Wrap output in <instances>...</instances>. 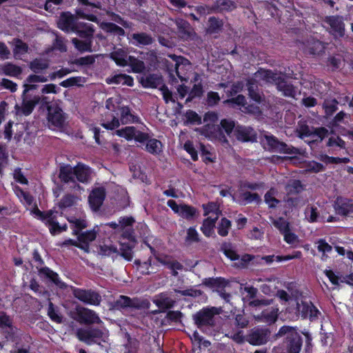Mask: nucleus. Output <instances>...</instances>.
I'll return each mask as SVG.
<instances>
[{"label":"nucleus","instance_id":"nucleus-16","mask_svg":"<svg viewBox=\"0 0 353 353\" xmlns=\"http://www.w3.org/2000/svg\"><path fill=\"white\" fill-rule=\"evenodd\" d=\"M324 274L334 285H339L340 283H343L353 286V272L349 274L343 275L340 272L335 273L332 270H325Z\"/></svg>","mask_w":353,"mask_h":353},{"label":"nucleus","instance_id":"nucleus-23","mask_svg":"<svg viewBox=\"0 0 353 353\" xmlns=\"http://www.w3.org/2000/svg\"><path fill=\"white\" fill-rule=\"evenodd\" d=\"M236 8L232 0H216L210 7V12L222 13L231 12Z\"/></svg>","mask_w":353,"mask_h":353},{"label":"nucleus","instance_id":"nucleus-63","mask_svg":"<svg viewBox=\"0 0 353 353\" xmlns=\"http://www.w3.org/2000/svg\"><path fill=\"white\" fill-rule=\"evenodd\" d=\"M13 43H14L15 46L13 50V52L15 55L17 54H23L28 51V45L26 43L23 42L21 39H14L13 40Z\"/></svg>","mask_w":353,"mask_h":353},{"label":"nucleus","instance_id":"nucleus-31","mask_svg":"<svg viewBox=\"0 0 353 353\" xmlns=\"http://www.w3.org/2000/svg\"><path fill=\"white\" fill-rule=\"evenodd\" d=\"M223 27V20L216 17H210L208 19L207 32L210 34H217L221 32Z\"/></svg>","mask_w":353,"mask_h":353},{"label":"nucleus","instance_id":"nucleus-5","mask_svg":"<svg viewBox=\"0 0 353 353\" xmlns=\"http://www.w3.org/2000/svg\"><path fill=\"white\" fill-rule=\"evenodd\" d=\"M76 336L79 341L88 345L92 343H100V341H105V333L101 329L92 325L80 327L76 331Z\"/></svg>","mask_w":353,"mask_h":353},{"label":"nucleus","instance_id":"nucleus-38","mask_svg":"<svg viewBox=\"0 0 353 353\" xmlns=\"http://www.w3.org/2000/svg\"><path fill=\"white\" fill-rule=\"evenodd\" d=\"M101 28L106 32L114 35L122 36L125 34V31L122 28L111 22H103L101 24Z\"/></svg>","mask_w":353,"mask_h":353},{"label":"nucleus","instance_id":"nucleus-26","mask_svg":"<svg viewBox=\"0 0 353 353\" xmlns=\"http://www.w3.org/2000/svg\"><path fill=\"white\" fill-rule=\"evenodd\" d=\"M59 177L64 183L75 182L74 168L70 165H65L60 167Z\"/></svg>","mask_w":353,"mask_h":353},{"label":"nucleus","instance_id":"nucleus-56","mask_svg":"<svg viewBox=\"0 0 353 353\" xmlns=\"http://www.w3.org/2000/svg\"><path fill=\"white\" fill-rule=\"evenodd\" d=\"M342 61L343 58L341 55L336 54L330 56L327 59V65L330 67L333 71H334L340 68Z\"/></svg>","mask_w":353,"mask_h":353},{"label":"nucleus","instance_id":"nucleus-9","mask_svg":"<svg viewBox=\"0 0 353 353\" xmlns=\"http://www.w3.org/2000/svg\"><path fill=\"white\" fill-rule=\"evenodd\" d=\"M271 332L267 327H254L246 334V342L252 345H265L268 341Z\"/></svg>","mask_w":353,"mask_h":353},{"label":"nucleus","instance_id":"nucleus-55","mask_svg":"<svg viewBox=\"0 0 353 353\" xmlns=\"http://www.w3.org/2000/svg\"><path fill=\"white\" fill-rule=\"evenodd\" d=\"M185 117L188 123L200 125L202 123L201 117L194 110H187Z\"/></svg>","mask_w":353,"mask_h":353},{"label":"nucleus","instance_id":"nucleus-36","mask_svg":"<svg viewBox=\"0 0 353 353\" xmlns=\"http://www.w3.org/2000/svg\"><path fill=\"white\" fill-rule=\"evenodd\" d=\"M239 198L241 200V203L243 205H246L248 203H251L252 202H255L257 204H259L261 202V199L258 193L256 192H244L240 194Z\"/></svg>","mask_w":353,"mask_h":353},{"label":"nucleus","instance_id":"nucleus-39","mask_svg":"<svg viewBox=\"0 0 353 353\" xmlns=\"http://www.w3.org/2000/svg\"><path fill=\"white\" fill-rule=\"evenodd\" d=\"M48 67L49 63L48 61L42 59H35L29 63V68L36 74L46 70Z\"/></svg>","mask_w":353,"mask_h":353},{"label":"nucleus","instance_id":"nucleus-35","mask_svg":"<svg viewBox=\"0 0 353 353\" xmlns=\"http://www.w3.org/2000/svg\"><path fill=\"white\" fill-rule=\"evenodd\" d=\"M131 37L136 43L134 45L137 46H148L153 42L152 37L145 32L134 33Z\"/></svg>","mask_w":353,"mask_h":353},{"label":"nucleus","instance_id":"nucleus-33","mask_svg":"<svg viewBox=\"0 0 353 353\" xmlns=\"http://www.w3.org/2000/svg\"><path fill=\"white\" fill-rule=\"evenodd\" d=\"M217 217L212 219L208 217L203 221L202 225L201 226V231L206 237H210L214 233V227Z\"/></svg>","mask_w":353,"mask_h":353},{"label":"nucleus","instance_id":"nucleus-49","mask_svg":"<svg viewBox=\"0 0 353 353\" xmlns=\"http://www.w3.org/2000/svg\"><path fill=\"white\" fill-rule=\"evenodd\" d=\"M326 145L329 148L336 147L340 149H345L346 143L339 136H332L328 139Z\"/></svg>","mask_w":353,"mask_h":353},{"label":"nucleus","instance_id":"nucleus-53","mask_svg":"<svg viewBox=\"0 0 353 353\" xmlns=\"http://www.w3.org/2000/svg\"><path fill=\"white\" fill-rule=\"evenodd\" d=\"M136 117L131 114L130 110L128 106L122 107L121 109V121L122 124H126L128 122L135 121Z\"/></svg>","mask_w":353,"mask_h":353},{"label":"nucleus","instance_id":"nucleus-50","mask_svg":"<svg viewBox=\"0 0 353 353\" xmlns=\"http://www.w3.org/2000/svg\"><path fill=\"white\" fill-rule=\"evenodd\" d=\"M48 315L52 321L56 323H60L62 322V316L59 310L54 307L52 302H50L48 304Z\"/></svg>","mask_w":353,"mask_h":353},{"label":"nucleus","instance_id":"nucleus-27","mask_svg":"<svg viewBox=\"0 0 353 353\" xmlns=\"http://www.w3.org/2000/svg\"><path fill=\"white\" fill-rule=\"evenodd\" d=\"M220 251L231 261H236L239 259V255L235 250L234 245L229 241H224L221 243Z\"/></svg>","mask_w":353,"mask_h":353},{"label":"nucleus","instance_id":"nucleus-20","mask_svg":"<svg viewBox=\"0 0 353 353\" xmlns=\"http://www.w3.org/2000/svg\"><path fill=\"white\" fill-rule=\"evenodd\" d=\"M77 23L72 14L65 12L62 13L57 23L58 27L66 32H74Z\"/></svg>","mask_w":353,"mask_h":353},{"label":"nucleus","instance_id":"nucleus-47","mask_svg":"<svg viewBox=\"0 0 353 353\" xmlns=\"http://www.w3.org/2000/svg\"><path fill=\"white\" fill-rule=\"evenodd\" d=\"M274 226L279 231L281 234H284L290 229V223L283 217H279L272 221Z\"/></svg>","mask_w":353,"mask_h":353},{"label":"nucleus","instance_id":"nucleus-24","mask_svg":"<svg viewBox=\"0 0 353 353\" xmlns=\"http://www.w3.org/2000/svg\"><path fill=\"white\" fill-rule=\"evenodd\" d=\"M246 85L249 97L256 103H261L262 97L256 81L254 79H250L248 80Z\"/></svg>","mask_w":353,"mask_h":353},{"label":"nucleus","instance_id":"nucleus-15","mask_svg":"<svg viewBox=\"0 0 353 353\" xmlns=\"http://www.w3.org/2000/svg\"><path fill=\"white\" fill-rule=\"evenodd\" d=\"M234 136L241 142H255L257 139V134L253 128L238 125L234 129Z\"/></svg>","mask_w":353,"mask_h":353},{"label":"nucleus","instance_id":"nucleus-52","mask_svg":"<svg viewBox=\"0 0 353 353\" xmlns=\"http://www.w3.org/2000/svg\"><path fill=\"white\" fill-rule=\"evenodd\" d=\"M137 130L134 127H125L116 131V134L119 137H125L127 139H132L135 137Z\"/></svg>","mask_w":353,"mask_h":353},{"label":"nucleus","instance_id":"nucleus-28","mask_svg":"<svg viewBox=\"0 0 353 353\" xmlns=\"http://www.w3.org/2000/svg\"><path fill=\"white\" fill-rule=\"evenodd\" d=\"M175 301L167 294L161 293L156 298V306L162 311L174 307Z\"/></svg>","mask_w":353,"mask_h":353},{"label":"nucleus","instance_id":"nucleus-37","mask_svg":"<svg viewBox=\"0 0 353 353\" xmlns=\"http://www.w3.org/2000/svg\"><path fill=\"white\" fill-rule=\"evenodd\" d=\"M197 214V210L188 204H181L179 216L187 220L193 219Z\"/></svg>","mask_w":353,"mask_h":353},{"label":"nucleus","instance_id":"nucleus-57","mask_svg":"<svg viewBox=\"0 0 353 353\" xmlns=\"http://www.w3.org/2000/svg\"><path fill=\"white\" fill-rule=\"evenodd\" d=\"M182 317V313L180 311L170 310L167 312L165 318L163 321L168 323H178L181 321Z\"/></svg>","mask_w":353,"mask_h":353},{"label":"nucleus","instance_id":"nucleus-46","mask_svg":"<svg viewBox=\"0 0 353 353\" xmlns=\"http://www.w3.org/2000/svg\"><path fill=\"white\" fill-rule=\"evenodd\" d=\"M338 101L333 99L331 100H325L323 103V108L325 113L327 117L332 116L338 109Z\"/></svg>","mask_w":353,"mask_h":353},{"label":"nucleus","instance_id":"nucleus-60","mask_svg":"<svg viewBox=\"0 0 353 353\" xmlns=\"http://www.w3.org/2000/svg\"><path fill=\"white\" fill-rule=\"evenodd\" d=\"M224 103L228 105H236L238 106L245 107L247 104L246 99L243 94H239L236 97H232L224 101Z\"/></svg>","mask_w":353,"mask_h":353},{"label":"nucleus","instance_id":"nucleus-61","mask_svg":"<svg viewBox=\"0 0 353 353\" xmlns=\"http://www.w3.org/2000/svg\"><path fill=\"white\" fill-rule=\"evenodd\" d=\"M288 190L289 194H299L303 190V185L300 180H293L288 185Z\"/></svg>","mask_w":353,"mask_h":353},{"label":"nucleus","instance_id":"nucleus-13","mask_svg":"<svg viewBox=\"0 0 353 353\" xmlns=\"http://www.w3.org/2000/svg\"><path fill=\"white\" fill-rule=\"evenodd\" d=\"M324 22L330 27V32L334 38H342L345 35V23L343 18L339 15L327 16Z\"/></svg>","mask_w":353,"mask_h":353},{"label":"nucleus","instance_id":"nucleus-8","mask_svg":"<svg viewBox=\"0 0 353 353\" xmlns=\"http://www.w3.org/2000/svg\"><path fill=\"white\" fill-rule=\"evenodd\" d=\"M123 231V240L126 241L121 242L120 255L128 261H131L133 258L132 249L134 248L137 241L134 236V231L131 228L121 230Z\"/></svg>","mask_w":353,"mask_h":353},{"label":"nucleus","instance_id":"nucleus-18","mask_svg":"<svg viewBox=\"0 0 353 353\" xmlns=\"http://www.w3.org/2000/svg\"><path fill=\"white\" fill-rule=\"evenodd\" d=\"M105 197V190L103 188H94L89 195L88 201L91 209L97 212L102 205Z\"/></svg>","mask_w":353,"mask_h":353},{"label":"nucleus","instance_id":"nucleus-62","mask_svg":"<svg viewBox=\"0 0 353 353\" xmlns=\"http://www.w3.org/2000/svg\"><path fill=\"white\" fill-rule=\"evenodd\" d=\"M4 72L7 75L17 77L22 72V69L12 63H8L4 66Z\"/></svg>","mask_w":353,"mask_h":353},{"label":"nucleus","instance_id":"nucleus-25","mask_svg":"<svg viewBox=\"0 0 353 353\" xmlns=\"http://www.w3.org/2000/svg\"><path fill=\"white\" fill-rule=\"evenodd\" d=\"M278 308H268L261 312V314L258 316V319L263 323L268 324L274 323L278 319Z\"/></svg>","mask_w":353,"mask_h":353},{"label":"nucleus","instance_id":"nucleus-12","mask_svg":"<svg viewBox=\"0 0 353 353\" xmlns=\"http://www.w3.org/2000/svg\"><path fill=\"white\" fill-rule=\"evenodd\" d=\"M33 259L34 261L37 263L38 265L37 266V268L38 269V272L40 275H43L49 279L60 288H66V285L59 280V276L56 272H53L47 267L39 268V266H41L43 264V261L37 250L34 251Z\"/></svg>","mask_w":353,"mask_h":353},{"label":"nucleus","instance_id":"nucleus-14","mask_svg":"<svg viewBox=\"0 0 353 353\" xmlns=\"http://www.w3.org/2000/svg\"><path fill=\"white\" fill-rule=\"evenodd\" d=\"M333 208L338 215L352 216L353 214V199L339 196L334 202Z\"/></svg>","mask_w":353,"mask_h":353},{"label":"nucleus","instance_id":"nucleus-17","mask_svg":"<svg viewBox=\"0 0 353 353\" xmlns=\"http://www.w3.org/2000/svg\"><path fill=\"white\" fill-rule=\"evenodd\" d=\"M48 119L53 125L62 127L65 121L63 111L57 103H52L48 107Z\"/></svg>","mask_w":353,"mask_h":353},{"label":"nucleus","instance_id":"nucleus-43","mask_svg":"<svg viewBox=\"0 0 353 353\" xmlns=\"http://www.w3.org/2000/svg\"><path fill=\"white\" fill-rule=\"evenodd\" d=\"M305 214L308 222L316 223L319 221L320 214L316 207L314 205L307 206Z\"/></svg>","mask_w":353,"mask_h":353},{"label":"nucleus","instance_id":"nucleus-54","mask_svg":"<svg viewBox=\"0 0 353 353\" xmlns=\"http://www.w3.org/2000/svg\"><path fill=\"white\" fill-rule=\"evenodd\" d=\"M128 62L132 70L135 72H141L145 69L144 63L132 56L128 57Z\"/></svg>","mask_w":353,"mask_h":353},{"label":"nucleus","instance_id":"nucleus-2","mask_svg":"<svg viewBox=\"0 0 353 353\" xmlns=\"http://www.w3.org/2000/svg\"><path fill=\"white\" fill-rule=\"evenodd\" d=\"M74 32H75L83 40L73 38L72 43L74 48L80 52H92V40L94 38V29L92 24L79 22L74 28Z\"/></svg>","mask_w":353,"mask_h":353},{"label":"nucleus","instance_id":"nucleus-21","mask_svg":"<svg viewBox=\"0 0 353 353\" xmlns=\"http://www.w3.org/2000/svg\"><path fill=\"white\" fill-rule=\"evenodd\" d=\"M202 285L216 292L220 288H226L229 285V281L221 276L208 277L202 280Z\"/></svg>","mask_w":353,"mask_h":353},{"label":"nucleus","instance_id":"nucleus-19","mask_svg":"<svg viewBox=\"0 0 353 353\" xmlns=\"http://www.w3.org/2000/svg\"><path fill=\"white\" fill-rule=\"evenodd\" d=\"M174 23L177 28V35L183 41H190L192 37V28L186 20L181 18H176Z\"/></svg>","mask_w":353,"mask_h":353},{"label":"nucleus","instance_id":"nucleus-6","mask_svg":"<svg viewBox=\"0 0 353 353\" xmlns=\"http://www.w3.org/2000/svg\"><path fill=\"white\" fill-rule=\"evenodd\" d=\"M70 316L81 324L88 325V326L102 323V321L94 311L81 306H77L71 310Z\"/></svg>","mask_w":353,"mask_h":353},{"label":"nucleus","instance_id":"nucleus-11","mask_svg":"<svg viewBox=\"0 0 353 353\" xmlns=\"http://www.w3.org/2000/svg\"><path fill=\"white\" fill-rule=\"evenodd\" d=\"M72 293L75 298L85 304L99 305L101 301V296L99 293L91 289L74 288Z\"/></svg>","mask_w":353,"mask_h":353},{"label":"nucleus","instance_id":"nucleus-10","mask_svg":"<svg viewBox=\"0 0 353 353\" xmlns=\"http://www.w3.org/2000/svg\"><path fill=\"white\" fill-rule=\"evenodd\" d=\"M150 306V302L147 299L139 298L130 299L126 296H120L114 302V307L117 310L131 307L134 309H145Z\"/></svg>","mask_w":353,"mask_h":353},{"label":"nucleus","instance_id":"nucleus-58","mask_svg":"<svg viewBox=\"0 0 353 353\" xmlns=\"http://www.w3.org/2000/svg\"><path fill=\"white\" fill-rule=\"evenodd\" d=\"M221 128L223 129L228 135L234 132L236 128L235 123L234 121L223 119L220 122Z\"/></svg>","mask_w":353,"mask_h":353},{"label":"nucleus","instance_id":"nucleus-45","mask_svg":"<svg viewBox=\"0 0 353 353\" xmlns=\"http://www.w3.org/2000/svg\"><path fill=\"white\" fill-rule=\"evenodd\" d=\"M232 226L231 221L225 217H223L217 227V232L221 236H226Z\"/></svg>","mask_w":353,"mask_h":353},{"label":"nucleus","instance_id":"nucleus-32","mask_svg":"<svg viewBox=\"0 0 353 353\" xmlns=\"http://www.w3.org/2000/svg\"><path fill=\"white\" fill-rule=\"evenodd\" d=\"M74 172L75 177L79 181L85 183L88 181L90 170L88 166L82 163H78L77 166L74 167Z\"/></svg>","mask_w":353,"mask_h":353},{"label":"nucleus","instance_id":"nucleus-22","mask_svg":"<svg viewBox=\"0 0 353 353\" xmlns=\"http://www.w3.org/2000/svg\"><path fill=\"white\" fill-rule=\"evenodd\" d=\"M37 104H39V95H34L32 97L31 95L22 94V105L21 110L24 115L28 116L30 114Z\"/></svg>","mask_w":353,"mask_h":353},{"label":"nucleus","instance_id":"nucleus-7","mask_svg":"<svg viewBox=\"0 0 353 353\" xmlns=\"http://www.w3.org/2000/svg\"><path fill=\"white\" fill-rule=\"evenodd\" d=\"M265 139L268 146V150L272 152H278L286 154H299L300 150L291 145L281 141L275 136L265 135Z\"/></svg>","mask_w":353,"mask_h":353},{"label":"nucleus","instance_id":"nucleus-48","mask_svg":"<svg viewBox=\"0 0 353 353\" xmlns=\"http://www.w3.org/2000/svg\"><path fill=\"white\" fill-rule=\"evenodd\" d=\"M98 57L99 54L88 55L83 57H80L79 59H74L72 61V63L81 66L90 65L95 62V59Z\"/></svg>","mask_w":353,"mask_h":353},{"label":"nucleus","instance_id":"nucleus-4","mask_svg":"<svg viewBox=\"0 0 353 353\" xmlns=\"http://www.w3.org/2000/svg\"><path fill=\"white\" fill-rule=\"evenodd\" d=\"M219 314V310L215 307H203L193 315L194 323L197 328L204 332L205 327L214 326V316Z\"/></svg>","mask_w":353,"mask_h":353},{"label":"nucleus","instance_id":"nucleus-42","mask_svg":"<svg viewBox=\"0 0 353 353\" xmlns=\"http://www.w3.org/2000/svg\"><path fill=\"white\" fill-rule=\"evenodd\" d=\"M0 327L8 328L9 332L14 334L17 331V327L12 325V322L9 316L6 315L4 312L0 313Z\"/></svg>","mask_w":353,"mask_h":353},{"label":"nucleus","instance_id":"nucleus-59","mask_svg":"<svg viewBox=\"0 0 353 353\" xmlns=\"http://www.w3.org/2000/svg\"><path fill=\"white\" fill-rule=\"evenodd\" d=\"M312 305L313 303L311 301H301L300 305L298 304V309L302 319H307L308 317Z\"/></svg>","mask_w":353,"mask_h":353},{"label":"nucleus","instance_id":"nucleus-44","mask_svg":"<svg viewBox=\"0 0 353 353\" xmlns=\"http://www.w3.org/2000/svg\"><path fill=\"white\" fill-rule=\"evenodd\" d=\"M278 88L280 91L283 92L284 96L294 97L296 90L294 85L291 83H288L285 81H282L278 84Z\"/></svg>","mask_w":353,"mask_h":353},{"label":"nucleus","instance_id":"nucleus-34","mask_svg":"<svg viewBox=\"0 0 353 353\" xmlns=\"http://www.w3.org/2000/svg\"><path fill=\"white\" fill-rule=\"evenodd\" d=\"M128 57L122 49H118L110 53V57L120 66H125L128 63Z\"/></svg>","mask_w":353,"mask_h":353},{"label":"nucleus","instance_id":"nucleus-3","mask_svg":"<svg viewBox=\"0 0 353 353\" xmlns=\"http://www.w3.org/2000/svg\"><path fill=\"white\" fill-rule=\"evenodd\" d=\"M285 336L284 343L285 344L288 353H299L303 340L301 336L297 332L296 327L283 325L280 327L276 336Z\"/></svg>","mask_w":353,"mask_h":353},{"label":"nucleus","instance_id":"nucleus-29","mask_svg":"<svg viewBox=\"0 0 353 353\" xmlns=\"http://www.w3.org/2000/svg\"><path fill=\"white\" fill-rule=\"evenodd\" d=\"M156 261L161 262L162 264L165 265L167 268L172 270V275L176 276L178 275L177 270H182L183 268V265L176 260H172L170 259H161L156 256Z\"/></svg>","mask_w":353,"mask_h":353},{"label":"nucleus","instance_id":"nucleus-40","mask_svg":"<svg viewBox=\"0 0 353 353\" xmlns=\"http://www.w3.org/2000/svg\"><path fill=\"white\" fill-rule=\"evenodd\" d=\"M203 94V87L201 82L194 83L188 93L186 103L191 102L194 99L201 97Z\"/></svg>","mask_w":353,"mask_h":353},{"label":"nucleus","instance_id":"nucleus-41","mask_svg":"<svg viewBox=\"0 0 353 353\" xmlns=\"http://www.w3.org/2000/svg\"><path fill=\"white\" fill-rule=\"evenodd\" d=\"M274 190L271 188L264 195V201L270 209L275 208L281 203L280 200L274 197Z\"/></svg>","mask_w":353,"mask_h":353},{"label":"nucleus","instance_id":"nucleus-51","mask_svg":"<svg viewBox=\"0 0 353 353\" xmlns=\"http://www.w3.org/2000/svg\"><path fill=\"white\" fill-rule=\"evenodd\" d=\"M306 170L312 173H319L325 170V167L321 163L315 161H310L306 165Z\"/></svg>","mask_w":353,"mask_h":353},{"label":"nucleus","instance_id":"nucleus-64","mask_svg":"<svg viewBox=\"0 0 353 353\" xmlns=\"http://www.w3.org/2000/svg\"><path fill=\"white\" fill-rule=\"evenodd\" d=\"M185 241L188 243H198L200 241L199 234L194 227H190L187 230Z\"/></svg>","mask_w":353,"mask_h":353},{"label":"nucleus","instance_id":"nucleus-1","mask_svg":"<svg viewBox=\"0 0 353 353\" xmlns=\"http://www.w3.org/2000/svg\"><path fill=\"white\" fill-rule=\"evenodd\" d=\"M160 68L167 75L168 82L172 85L181 82L187 83L189 80L188 72L192 68L191 62L183 56L168 54L167 58H161L156 55V69Z\"/></svg>","mask_w":353,"mask_h":353},{"label":"nucleus","instance_id":"nucleus-30","mask_svg":"<svg viewBox=\"0 0 353 353\" xmlns=\"http://www.w3.org/2000/svg\"><path fill=\"white\" fill-rule=\"evenodd\" d=\"M305 52L312 55L320 54L324 52V46L319 40H308L305 46Z\"/></svg>","mask_w":353,"mask_h":353}]
</instances>
